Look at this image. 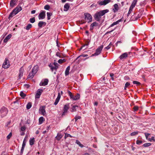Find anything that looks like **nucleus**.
Returning <instances> with one entry per match:
<instances>
[{
	"label": "nucleus",
	"mask_w": 155,
	"mask_h": 155,
	"mask_svg": "<svg viewBox=\"0 0 155 155\" xmlns=\"http://www.w3.org/2000/svg\"><path fill=\"white\" fill-rule=\"evenodd\" d=\"M108 12L109 10L108 9H105L97 12L94 15V19L97 21H100L101 16L104 15Z\"/></svg>",
	"instance_id": "f257e3e1"
},
{
	"label": "nucleus",
	"mask_w": 155,
	"mask_h": 155,
	"mask_svg": "<svg viewBox=\"0 0 155 155\" xmlns=\"http://www.w3.org/2000/svg\"><path fill=\"white\" fill-rule=\"evenodd\" d=\"M68 93L71 98L73 100H77L80 98V95L79 94H77L76 95L74 96L72 94V93L70 91H68Z\"/></svg>",
	"instance_id": "f03ea898"
},
{
	"label": "nucleus",
	"mask_w": 155,
	"mask_h": 155,
	"mask_svg": "<svg viewBox=\"0 0 155 155\" xmlns=\"http://www.w3.org/2000/svg\"><path fill=\"white\" fill-rule=\"evenodd\" d=\"M84 18L88 22H90L92 21L91 15L89 13H85L84 14Z\"/></svg>",
	"instance_id": "7ed1b4c3"
},
{
	"label": "nucleus",
	"mask_w": 155,
	"mask_h": 155,
	"mask_svg": "<svg viewBox=\"0 0 155 155\" xmlns=\"http://www.w3.org/2000/svg\"><path fill=\"white\" fill-rule=\"evenodd\" d=\"M0 112L2 117H4L7 114L8 112V110L6 108L3 107L0 110Z\"/></svg>",
	"instance_id": "20e7f679"
},
{
	"label": "nucleus",
	"mask_w": 155,
	"mask_h": 155,
	"mask_svg": "<svg viewBox=\"0 0 155 155\" xmlns=\"http://www.w3.org/2000/svg\"><path fill=\"white\" fill-rule=\"evenodd\" d=\"M103 48V46L102 45L96 49L95 52L94 54H92V56H96L99 54L101 53Z\"/></svg>",
	"instance_id": "39448f33"
},
{
	"label": "nucleus",
	"mask_w": 155,
	"mask_h": 155,
	"mask_svg": "<svg viewBox=\"0 0 155 155\" xmlns=\"http://www.w3.org/2000/svg\"><path fill=\"white\" fill-rule=\"evenodd\" d=\"M69 107V104H65L63 108V112L62 114V116L65 115L68 112V110Z\"/></svg>",
	"instance_id": "423d86ee"
},
{
	"label": "nucleus",
	"mask_w": 155,
	"mask_h": 155,
	"mask_svg": "<svg viewBox=\"0 0 155 155\" xmlns=\"http://www.w3.org/2000/svg\"><path fill=\"white\" fill-rule=\"evenodd\" d=\"M43 92V90L41 89H38V90L36 92L35 95V98L38 99L40 98L41 95V94L42 92Z\"/></svg>",
	"instance_id": "0eeeda50"
},
{
	"label": "nucleus",
	"mask_w": 155,
	"mask_h": 155,
	"mask_svg": "<svg viewBox=\"0 0 155 155\" xmlns=\"http://www.w3.org/2000/svg\"><path fill=\"white\" fill-rule=\"evenodd\" d=\"M45 11H42L39 13L38 16L39 19H42L45 18Z\"/></svg>",
	"instance_id": "6e6552de"
},
{
	"label": "nucleus",
	"mask_w": 155,
	"mask_h": 155,
	"mask_svg": "<svg viewBox=\"0 0 155 155\" xmlns=\"http://www.w3.org/2000/svg\"><path fill=\"white\" fill-rule=\"evenodd\" d=\"M111 2V0H104L98 2V4L101 5H105Z\"/></svg>",
	"instance_id": "1a4fd4ad"
},
{
	"label": "nucleus",
	"mask_w": 155,
	"mask_h": 155,
	"mask_svg": "<svg viewBox=\"0 0 155 155\" xmlns=\"http://www.w3.org/2000/svg\"><path fill=\"white\" fill-rule=\"evenodd\" d=\"M24 71V68L22 66L20 68L19 70L18 74V78L19 79H20L21 77L23 76Z\"/></svg>",
	"instance_id": "9d476101"
},
{
	"label": "nucleus",
	"mask_w": 155,
	"mask_h": 155,
	"mask_svg": "<svg viewBox=\"0 0 155 155\" xmlns=\"http://www.w3.org/2000/svg\"><path fill=\"white\" fill-rule=\"evenodd\" d=\"M40 113L43 116L45 115L46 114V112L44 106H41L40 107L39 109Z\"/></svg>",
	"instance_id": "9b49d317"
},
{
	"label": "nucleus",
	"mask_w": 155,
	"mask_h": 155,
	"mask_svg": "<svg viewBox=\"0 0 155 155\" xmlns=\"http://www.w3.org/2000/svg\"><path fill=\"white\" fill-rule=\"evenodd\" d=\"M2 66L5 68H7L9 67V63L8 60L5 59V61L3 63Z\"/></svg>",
	"instance_id": "f8f14e48"
},
{
	"label": "nucleus",
	"mask_w": 155,
	"mask_h": 155,
	"mask_svg": "<svg viewBox=\"0 0 155 155\" xmlns=\"http://www.w3.org/2000/svg\"><path fill=\"white\" fill-rule=\"evenodd\" d=\"M54 66H53V68L51 69L52 71H53L54 70H55V71L54 73V74H56V72L57 71V70L58 68V64L56 62H54L53 63Z\"/></svg>",
	"instance_id": "ddd939ff"
},
{
	"label": "nucleus",
	"mask_w": 155,
	"mask_h": 155,
	"mask_svg": "<svg viewBox=\"0 0 155 155\" xmlns=\"http://www.w3.org/2000/svg\"><path fill=\"white\" fill-rule=\"evenodd\" d=\"M48 80L47 79H45L44 81H42L40 83L39 85L40 86H45L48 84Z\"/></svg>",
	"instance_id": "4468645a"
},
{
	"label": "nucleus",
	"mask_w": 155,
	"mask_h": 155,
	"mask_svg": "<svg viewBox=\"0 0 155 155\" xmlns=\"http://www.w3.org/2000/svg\"><path fill=\"white\" fill-rule=\"evenodd\" d=\"M17 11L14 9L10 14L8 18H12L13 16L17 14L18 12H17Z\"/></svg>",
	"instance_id": "2eb2a0df"
},
{
	"label": "nucleus",
	"mask_w": 155,
	"mask_h": 155,
	"mask_svg": "<svg viewBox=\"0 0 155 155\" xmlns=\"http://www.w3.org/2000/svg\"><path fill=\"white\" fill-rule=\"evenodd\" d=\"M61 95L60 93L59 92L58 93V95L57 97L56 98V99L54 103V105H56L57 104H58V102H59V101L60 100V99L61 98Z\"/></svg>",
	"instance_id": "dca6fc26"
},
{
	"label": "nucleus",
	"mask_w": 155,
	"mask_h": 155,
	"mask_svg": "<svg viewBox=\"0 0 155 155\" xmlns=\"http://www.w3.org/2000/svg\"><path fill=\"white\" fill-rule=\"evenodd\" d=\"M128 54L127 53H124L121 55L119 57L120 59L123 60L126 59L128 56Z\"/></svg>",
	"instance_id": "f3484780"
},
{
	"label": "nucleus",
	"mask_w": 155,
	"mask_h": 155,
	"mask_svg": "<svg viewBox=\"0 0 155 155\" xmlns=\"http://www.w3.org/2000/svg\"><path fill=\"white\" fill-rule=\"evenodd\" d=\"M98 25V23L96 22H94L92 23L90 26V30H92L94 27L97 26Z\"/></svg>",
	"instance_id": "a211bd4d"
},
{
	"label": "nucleus",
	"mask_w": 155,
	"mask_h": 155,
	"mask_svg": "<svg viewBox=\"0 0 155 155\" xmlns=\"http://www.w3.org/2000/svg\"><path fill=\"white\" fill-rule=\"evenodd\" d=\"M38 66L37 65H35L33 67L32 71L34 73V74H36V73L38 71Z\"/></svg>",
	"instance_id": "6ab92c4d"
},
{
	"label": "nucleus",
	"mask_w": 155,
	"mask_h": 155,
	"mask_svg": "<svg viewBox=\"0 0 155 155\" xmlns=\"http://www.w3.org/2000/svg\"><path fill=\"white\" fill-rule=\"evenodd\" d=\"M70 7L69 4L68 3H66L64 6V11L65 12L67 11L69 9Z\"/></svg>",
	"instance_id": "aec40b11"
},
{
	"label": "nucleus",
	"mask_w": 155,
	"mask_h": 155,
	"mask_svg": "<svg viewBox=\"0 0 155 155\" xmlns=\"http://www.w3.org/2000/svg\"><path fill=\"white\" fill-rule=\"evenodd\" d=\"M46 25V22H43L42 21H40L38 23V25L39 27L41 28L43 26H45Z\"/></svg>",
	"instance_id": "412c9836"
},
{
	"label": "nucleus",
	"mask_w": 155,
	"mask_h": 155,
	"mask_svg": "<svg viewBox=\"0 0 155 155\" xmlns=\"http://www.w3.org/2000/svg\"><path fill=\"white\" fill-rule=\"evenodd\" d=\"M78 106L76 105L73 106L71 107V112H73L76 111L77 109L78 108Z\"/></svg>",
	"instance_id": "4be33fe9"
},
{
	"label": "nucleus",
	"mask_w": 155,
	"mask_h": 155,
	"mask_svg": "<svg viewBox=\"0 0 155 155\" xmlns=\"http://www.w3.org/2000/svg\"><path fill=\"white\" fill-rule=\"evenodd\" d=\"M12 35L11 34H9L7 35L4 40V42L5 43L7 42L11 38Z\"/></svg>",
	"instance_id": "5701e85b"
},
{
	"label": "nucleus",
	"mask_w": 155,
	"mask_h": 155,
	"mask_svg": "<svg viewBox=\"0 0 155 155\" xmlns=\"http://www.w3.org/2000/svg\"><path fill=\"white\" fill-rule=\"evenodd\" d=\"M17 2L16 0H12L10 3V6L12 7H14L15 5Z\"/></svg>",
	"instance_id": "b1692460"
},
{
	"label": "nucleus",
	"mask_w": 155,
	"mask_h": 155,
	"mask_svg": "<svg viewBox=\"0 0 155 155\" xmlns=\"http://www.w3.org/2000/svg\"><path fill=\"white\" fill-rule=\"evenodd\" d=\"M121 21V19H119L117 21L114 22L113 23L111 24L109 28H110L114 26V25H117L118 23Z\"/></svg>",
	"instance_id": "393cba45"
},
{
	"label": "nucleus",
	"mask_w": 155,
	"mask_h": 155,
	"mask_svg": "<svg viewBox=\"0 0 155 155\" xmlns=\"http://www.w3.org/2000/svg\"><path fill=\"white\" fill-rule=\"evenodd\" d=\"M118 10V5L117 4H115L114 5V8L113 9V11L114 12H116Z\"/></svg>",
	"instance_id": "a878e982"
},
{
	"label": "nucleus",
	"mask_w": 155,
	"mask_h": 155,
	"mask_svg": "<svg viewBox=\"0 0 155 155\" xmlns=\"http://www.w3.org/2000/svg\"><path fill=\"white\" fill-rule=\"evenodd\" d=\"M26 143L23 142L21 150V153L22 154L23 152L25 147V146Z\"/></svg>",
	"instance_id": "bb28decb"
},
{
	"label": "nucleus",
	"mask_w": 155,
	"mask_h": 155,
	"mask_svg": "<svg viewBox=\"0 0 155 155\" xmlns=\"http://www.w3.org/2000/svg\"><path fill=\"white\" fill-rule=\"evenodd\" d=\"M34 73L32 71H31V72L29 73L28 75V78H30L31 79L35 75V74H34Z\"/></svg>",
	"instance_id": "cd10ccee"
},
{
	"label": "nucleus",
	"mask_w": 155,
	"mask_h": 155,
	"mask_svg": "<svg viewBox=\"0 0 155 155\" xmlns=\"http://www.w3.org/2000/svg\"><path fill=\"white\" fill-rule=\"evenodd\" d=\"M70 70V67L68 66L67 68L65 71V74L66 75H67L69 74Z\"/></svg>",
	"instance_id": "c85d7f7f"
},
{
	"label": "nucleus",
	"mask_w": 155,
	"mask_h": 155,
	"mask_svg": "<svg viewBox=\"0 0 155 155\" xmlns=\"http://www.w3.org/2000/svg\"><path fill=\"white\" fill-rule=\"evenodd\" d=\"M35 141V138H30L29 140L30 145L31 146L34 144Z\"/></svg>",
	"instance_id": "c756f323"
},
{
	"label": "nucleus",
	"mask_w": 155,
	"mask_h": 155,
	"mask_svg": "<svg viewBox=\"0 0 155 155\" xmlns=\"http://www.w3.org/2000/svg\"><path fill=\"white\" fill-rule=\"evenodd\" d=\"M62 136L60 134L58 133L56 138L58 140H59L62 138Z\"/></svg>",
	"instance_id": "7c9ffc66"
},
{
	"label": "nucleus",
	"mask_w": 155,
	"mask_h": 155,
	"mask_svg": "<svg viewBox=\"0 0 155 155\" xmlns=\"http://www.w3.org/2000/svg\"><path fill=\"white\" fill-rule=\"evenodd\" d=\"M44 120L45 119L43 117H40L39 119V124H42Z\"/></svg>",
	"instance_id": "2f4dec72"
},
{
	"label": "nucleus",
	"mask_w": 155,
	"mask_h": 155,
	"mask_svg": "<svg viewBox=\"0 0 155 155\" xmlns=\"http://www.w3.org/2000/svg\"><path fill=\"white\" fill-rule=\"evenodd\" d=\"M89 44V42L88 41H86V42H85V45H83V46H82L81 47V48L80 49V50H81V49H82L85 46L86 47V48H87V47L88 45Z\"/></svg>",
	"instance_id": "473e14b6"
},
{
	"label": "nucleus",
	"mask_w": 155,
	"mask_h": 155,
	"mask_svg": "<svg viewBox=\"0 0 155 155\" xmlns=\"http://www.w3.org/2000/svg\"><path fill=\"white\" fill-rule=\"evenodd\" d=\"M32 104L31 102H28L26 108L27 109H30L31 107Z\"/></svg>",
	"instance_id": "72a5a7b5"
},
{
	"label": "nucleus",
	"mask_w": 155,
	"mask_h": 155,
	"mask_svg": "<svg viewBox=\"0 0 155 155\" xmlns=\"http://www.w3.org/2000/svg\"><path fill=\"white\" fill-rule=\"evenodd\" d=\"M76 143L78 144L80 147L82 148L84 147V146L83 144H81L80 142L78 140H76Z\"/></svg>",
	"instance_id": "f704fd0d"
},
{
	"label": "nucleus",
	"mask_w": 155,
	"mask_h": 155,
	"mask_svg": "<svg viewBox=\"0 0 155 155\" xmlns=\"http://www.w3.org/2000/svg\"><path fill=\"white\" fill-rule=\"evenodd\" d=\"M139 107L138 106H134L133 108L134 111L135 112L139 110Z\"/></svg>",
	"instance_id": "c9c22d12"
},
{
	"label": "nucleus",
	"mask_w": 155,
	"mask_h": 155,
	"mask_svg": "<svg viewBox=\"0 0 155 155\" xmlns=\"http://www.w3.org/2000/svg\"><path fill=\"white\" fill-rule=\"evenodd\" d=\"M31 27H32V25L31 24H29L25 28L26 30H29Z\"/></svg>",
	"instance_id": "e433bc0d"
},
{
	"label": "nucleus",
	"mask_w": 155,
	"mask_h": 155,
	"mask_svg": "<svg viewBox=\"0 0 155 155\" xmlns=\"http://www.w3.org/2000/svg\"><path fill=\"white\" fill-rule=\"evenodd\" d=\"M66 61L65 59H60L58 61V62L59 64H62L64 62Z\"/></svg>",
	"instance_id": "4c0bfd02"
},
{
	"label": "nucleus",
	"mask_w": 155,
	"mask_h": 155,
	"mask_svg": "<svg viewBox=\"0 0 155 155\" xmlns=\"http://www.w3.org/2000/svg\"><path fill=\"white\" fill-rule=\"evenodd\" d=\"M47 19L48 20H49L51 19V16L52 15V14L51 13H50L49 12H48L47 13Z\"/></svg>",
	"instance_id": "58836bf2"
},
{
	"label": "nucleus",
	"mask_w": 155,
	"mask_h": 155,
	"mask_svg": "<svg viewBox=\"0 0 155 155\" xmlns=\"http://www.w3.org/2000/svg\"><path fill=\"white\" fill-rule=\"evenodd\" d=\"M138 133V131H134L131 133L130 134V135L131 136H135L137 135Z\"/></svg>",
	"instance_id": "ea45409f"
},
{
	"label": "nucleus",
	"mask_w": 155,
	"mask_h": 155,
	"mask_svg": "<svg viewBox=\"0 0 155 155\" xmlns=\"http://www.w3.org/2000/svg\"><path fill=\"white\" fill-rule=\"evenodd\" d=\"M112 45V43L111 42H110V44H109V45L108 46H107V47H105V48L107 50H108L111 47Z\"/></svg>",
	"instance_id": "a19ab883"
},
{
	"label": "nucleus",
	"mask_w": 155,
	"mask_h": 155,
	"mask_svg": "<svg viewBox=\"0 0 155 155\" xmlns=\"http://www.w3.org/2000/svg\"><path fill=\"white\" fill-rule=\"evenodd\" d=\"M17 11V12H19L20 11L22 10V8L21 7H17L15 8Z\"/></svg>",
	"instance_id": "79ce46f5"
},
{
	"label": "nucleus",
	"mask_w": 155,
	"mask_h": 155,
	"mask_svg": "<svg viewBox=\"0 0 155 155\" xmlns=\"http://www.w3.org/2000/svg\"><path fill=\"white\" fill-rule=\"evenodd\" d=\"M130 83L128 82H127V83H126L124 86V90H126L127 88V87L130 85Z\"/></svg>",
	"instance_id": "37998d69"
},
{
	"label": "nucleus",
	"mask_w": 155,
	"mask_h": 155,
	"mask_svg": "<svg viewBox=\"0 0 155 155\" xmlns=\"http://www.w3.org/2000/svg\"><path fill=\"white\" fill-rule=\"evenodd\" d=\"M70 137L71 138L72 137V136L70 135V134H67L66 133L65 134L64 138L66 139L67 137Z\"/></svg>",
	"instance_id": "c03bdc74"
},
{
	"label": "nucleus",
	"mask_w": 155,
	"mask_h": 155,
	"mask_svg": "<svg viewBox=\"0 0 155 155\" xmlns=\"http://www.w3.org/2000/svg\"><path fill=\"white\" fill-rule=\"evenodd\" d=\"M151 145V144L150 143H146L143 144V146L145 147H148L150 146Z\"/></svg>",
	"instance_id": "a18cd8bd"
},
{
	"label": "nucleus",
	"mask_w": 155,
	"mask_h": 155,
	"mask_svg": "<svg viewBox=\"0 0 155 155\" xmlns=\"http://www.w3.org/2000/svg\"><path fill=\"white\" fill-rule=\"evenodd\" d=\"M133 84H136L137 85H139L140 84V82L135 81H133Z\"/></svg>",
	"instance_id": "49530a36"
},
{
	"label": "nucleus",
	"mask_w": 155,
	"mask_h": 155,
	"mask_svg": "<svg viewBox=\"0 0 155 155\" xmlns=\"http://www.w3.org/2000/svg\"><path fill=\"white\" fill-rule=\"evenodd\" d=\"M30 21L31 23H33L35 21V19L34 17H33L30 19Z\"/></svg>",
	"instance_id": "de8ad7c7"
},
{
	"label": "nucleus",
	"mask_w": 155,
	"mask_h": 155,
	"mask_svg": "<svg viewBox=\"0 0 155 155\" xmlns=\"http://www.w3.org/2000/svg\"><path fill=\"white\" fill-rule=\"evenodd\" d=\"M20 95L23 98L24 97L26 96L25 94L22 91L20 92Z\"/></svg>",
	"instance_id": "09e8293b"
},
{
	"label": "nucleus",
	"mask_w": 155,
	"mask_h": 155,
	"mask_svg": "<svg viewBox=\"0 0 155 155\" xmlns=\"http://www.w3.org/2000/svg\"><path fill=\"white\" fill-rule=\"evenodd\" d=\"M142 143V141L139 140H137L136 141V143L138 145L141 144Z\"/></svg>",
	"instance_id": "8fccbe9b"
},
{
	"label": "nucleus",
	"mask_w": 155,
	"mask_h": 155,
	"mask_svg": "<svg viewBox=\"0 0 155 155\" xmlns=\"http://www.w3.org/2000/svg\"><path fill=\"white\" fill-rule=\"evenodd\" d=\"M137 0H134L133 2L131 4V5L135 6L137 2Z\"/></svg>",
	"instance_id": "3c124183"
},
{
	"label": "nucleus",
	"mask_w": 155,
	"mask_h": 155,
	"mask_svg": "<svg viewBox=\"0 0 155 155\" xmlns=\"http://www.w3.org/2000/svg\"><path fill=\"white\" fill-rule=\"evenodd\" d=\"M12 135V134L11 132L7 136V138L8 140L11 137Z\"/></svg>",
	"instance_id": "603ef678"
},
{
	"label": "nucleus",
	"mask_w": 155,
	"mask_h": 155,
	"mask_svg": "<svg viewBox=\"0 0 155 155\" xmlns=\"http://www.w3.org/2000/svg\"><path fill=\"white\" fill-rule=\"evenodd\" d=\"M50 6L48 5H46L44 7V9L46 10H48L50 8Z\"/></svg>",
	"instance_id": "864d4df0"
},
{
	"label": "nucleus",
	"mask_w": 155,
	"mask_h": 155,
	"mask_svg": "<svg viewBox=\"0 0 155 155\" xmlns=\"http://www.w3.org/2000/svg\"><path fill=\"white\" fill-rule=\"evenodd\" d=\"M26 129V127L25 126H23L22 127H21V131H24Z\"/></svg>",
	"instance_id": "5fc2aeb1"
},
{
	"label": "nucleus",
	"mask_w": 155,
	"mask_h": 155,
	"mask_svg": "<svg viewBox=\"0 0 155 155\" xmlns=\"http://www.w3.org/2000/svg\"><path fill=\"white\" fill-rule=\"evenodd\" d=\"M149 141H151L152 140L155 141V139L154 137H152L151 138H149L148 139Z\"/></svg>",
	"instance_id": "6e6d98bb"
},
{
	"label": "nucleus",
	"mask_w": 155,
	"mask_h": 155,
	"mask_svg": "<svg viewBox=\"0 0 155 155\" xmlns=\"http://www.w3.org/2000/svg\"><path fill=\"white\" fill-rule=\"evenodd\" d=\"M81 118V117L80 116H76L74 117L75 121H76L78 119H80Z\"/></svg>",
	"instance_id": "4d7b16f0"
},
{
	"label": "nucleus",
	"mask_w": 155,
	"mask_h": 155,
	"mask_svg": "<svg viewBox=\"0 0 155 155\" xmlns=\"http://www.w3.org/2000/svg\"><path fill=\"white\" fill-rule=\"evenodd\" d=\"M87 54H83V55H81L78 56L76 58V60L78 59L79 57H87Z\"/></svg>",
	"instance_id": "13d9d810"
},
{
	"label": "nucleus",
	"mask_w": 155,
	"mask_h": 155,
	"mask_svg": "<svg viewBox=\"0 0 155 155\" xmlns=\"http://www.w3.org/2000/svg\"><path fill=\"white\" fill-rule=\"evenodd\" d=\"M145 137L147 139H148V136L150 134L147 133H144Z\"/></svg>",
	"instance_id": "bf43d9fd"
},
{
	"label": "nucleus",
	"mask_w": 155,
	"mask_h": 155,
	"mask_svg": "<svg viewBox=\"0 0 155 155\" xmlns=\"http://www.w3.org/2000/svg\"><path fill=\"white\" fill-rule=\"evenodd\" d=\"M27 136H25V138H24L23 142L25 143H26V142H27Z\"/></svg>",
	"instance_id": "052dcab7"
},
{
	"label": "nucleus",
	"mask_w": 155,
	"mask_h": 155,
	"mask_svg": "<svg viewBox=\"0 0 155 155\" xmlns=\"http://www.w3.org/2000/svg\"><path fill=\"white\" fill-rule=\"evenodd\" d=\"M56 55L57 56L59 57L60 58H62V56L61 54L59 53H58L56 54Z\"/></svg>",
	"instance_id": "680f3d73"
},
{
	"label": "nucleus",
	"mask_w": 155,
	"mask_h": 155,
	"mask_svg": "<svg viewBox=\"0 0 155 155\" xmlns=\"http://www.w3.org/2000/svg\"><path fill=\"white\" fill-rule=\"evenodd\" d=\"M134 7H135V6L131 5L130 6V8H129V9L131 10L132 11L133 8Z\"/></svg>",
	"instance_id": "e2e57ef3"
},
{
	"label": "nucleus",
	"mask_w": 155,
	"mask_h": 155,
	"mask_svg": "<svg viewBox=\"0 0 155 155\" xmlns=\"http://www.w3.org/2000/svg\"><path fill=\"white\" fill-rule=\"evenodd\" d=\"M54 66V65H53V64H49V67L51 69L52 68H53V66Z\"/></svg>",
	"instance_id": "0e129e2a"
},
{
	"label": "nucleus",
	"mask_w": 155,
	"mask_h": 155,
	"mask_svg": "<svg viewBox=\"0 0 155 155\" xmlns=\"http://www.w3.org/2000/svg\"><path fill=\"white\" fill-rule=\"evenodd\" d=\"M132 11V10H130V9H129L128 13V14H127V16H129V15L131 13V12Z\"/></svg>",
	"instance_id": "69168bd1"
},
{
	"label": "nucleus",
	"mask_w": 155,
	"mask_h": 155,
	"mask_svg": "<svg viewBox=\"0 0 155 155\" xmlns=\"http://www.w3.org/2000/svg\"><path fill=\"white\" fill-rule=\"evenodd\" d=\"M36 12V11L35 10H33L31 11V13L32 14H35Z\"/></svg>",
	"instance_id": "338daca9"
},
{
	"label": "nucleus",
	"mask_w": 155,
	"mask_h": 155,
	"mask_svg": "<svg viewBox=\"0 0 155 155\" xmlns=\"http://www.w3.org/2000/svg\"><path fill=\"white\" fill-rule=\"evenodd\" d=\"M98 105V103L97 102H95L94 103V106H97Z\"/></svg>",
	"instance_id": "774afa93"
}]
</instances>
